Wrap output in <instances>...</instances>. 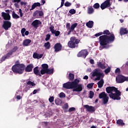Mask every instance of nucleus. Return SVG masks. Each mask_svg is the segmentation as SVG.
<instances>
[{"mask_svg": "<svg viewBox=\"0 0 128 128\" xmlns=\"http://www.w3.org/2000/svg\"><path fill=\"white\" fill-rule=\"evenodd\" d=\"M110 34L108 30H106L104 32L103 34L106 35H103L100 36V50H102V48H108L109 46H107L108 44L112 42L114 40V34H111L110 36H108Z\"/></svg>", "mask_w": 128, "mask_h": 128, "instance_id": "f257e3e1", "label": "nucleus"}, {"mask_svg": "<svg viewBox=\"0 0 128 128\" xmlns=\"http://www.w3.org/2000/svg\"><path fill=\"white\" fill-rule=\"evenodd\" d=\"M80 82V80L76 79L74 82H68L63 84V87L64 88L73 89V92H82V84H78Z\"/></svg>", "mask_w": 128, "mask_h": 128, "instance_id": "f03ea898", "label": "nucleus"}, {"mask_svg": "<svg viewBox=\"0 0 128 128\" xmlns=\"http://www.w3.org/2000/svg\"><path fill=\"white\" fill-rule=\"evenodd\" d=\"M26 66L24 64H16L12 67V70L14 72L22 74Z\"/></svg>", "mask_w": 128, "mask_h": 128, "instance_id": "7ed1b4c3", "label": "nucleus"}, {"mask_svg": "<svg viewBox=\"0 0 128 128\" xmlns=\"http://www.w3.org/2000/svg\"><path fill=\"white\" fill-rule=\"evenodd\" d=\"M41 74H54V69H48V64H42V69L40 70Z\"/></svg>", "mask_w": 128, "mask_h": 128, "instance_id": "20e7f679", "label": "nucleus"}, {"mask_svg": "<svg viewBox=\"0 0 128 128\" xmlns=\"http://www.w3.org/2000/svg\"><path fill=\"white\" fill-rule=\"evenodd\" d=\"M92 76H96L95 79L96 80H100V78H104V73L101 72L100 70L96 69L92 72Z\"/></svg>", "mask_w": 128, "mask_h": 128, "instance_id": "39448f33", "label": "nucleus"}, {"mask_svg": "<svg viewBox=\"0 0 128 128\" xmlns=\"http://www.w3.org/2000/svg\"><path fill=\"white\" fill-rule=\"evenodd\" d=\"M80 42V40L76 39L74 37H72L70 40L68 42V46L71 48H74L76 46V44Z\"/></svg>", "mask_w": 128, "mask_h": 128, "instance_id": "423d86ee", "label": "nucleus"}, {"mask_svg": "<svg viewBox=\"0 0 128 128\" xmlns=\"http://www.w3.org/2000/svg\"><path fill=\"white\" fill-rule=\"evenodd\" d=\"M18 48V46H14L12 50H11L9 52H8L6 56L2 57L1 60L2 62H4V60H8V58H10V57L12 54L13 52H16Z\"/></svg>", "mask_w": 128, "mask_h": 128, "instance_id": "0eeeda50", "label": "nucleus"}, {"mask_svg": "<svg viewBox=\"0 0 128 128\" xmlns=\"http://www.w3.org/2000/svg\"><path fill=\"white\" fill-rule=\"evenodd\" d=\"M116 88L114 86H108L106 88V92L108 94H110V96H112L114 92H116Z\"/></svg>", "mask_w": 128, "mask_h": 128, "instance_id": "6e6552de", "label": "nucleus"}, {"mask_svg": "<svg viewBox=\"0 0 128 128\" xmlns=\"http://www.w3.org/2000/svg\"><path fill=\"white\" fill-rule=\"evenodd\" d=\"M88 54V50H84L80 52L77 56L78 58L82 56V58H86V56Z\"/></svg>", "mask_w": 128, "mask_h": 128, "instance_id": "1a4fd4ad", "label": "nucleus"}, {"mask_svg": "<svg viewBox=\"0 0 128 128\" xmlns=\"http://www.w3.org/2000/svg\"><path fill=\"white\" fill-rule=\"evenodd\" d=\"M126 77H124L122 75H120L116 77V82L118 84H122L124 82H126Z\"/></svg>", "mask_w": 128, "mask_h": 128, "instance_id": "9d476101", "label": "nucleus"}, {"mask_svg": "<svg viewBox=\"0 0 128 128\" xmlns=\"http://www.w3.org/2000/svg\"><path fill=\"white\" fill-rule=\"evenodd\" d=\"M84 108H86V110L89 112H96V108L94 106H90L89 105L86 104L84 106Z\"/></svg>", "mask_w": 128, "mask_h": 128, "instance_id": "9b49d317", "label": "nucleus"}, {"mask_svg": "<svg viewBox=\"0 0 128 128\" xmlns=\"http://www.w3.org/2000/svg\"><path fill=\"white\" fill-rule=\"evenodd\" d=\"M110 3L108 0L105 1L100 5L102 10H104V8H110Z\"/></svg>", "mask_w": 128, "mask_h": 128, "instance_id": "f8f14e48", "label": "nucleus"}, {"mask_svg": "<svg viewBox=\"0 0 128 128\" xmlns=\"http://www.w3.org/2000/svg\"><path fill=\"white\" fill-rule=\"evenodd\" d=\"M12 26V22L10 21H4V22L3 28L6 30H8Z\"/></svg>", "mask_w": 128, "mask_h": 128, "instance_id": "ddd939ff", "label": "nucleus"}, {"mask_svg": "<svg viewBox=\"0 0 128 128\" xmlns=\"http://www.w3.org/2000/svg\"><path fill=\"white\" fill-rule=\"evenodd\" d=\"M2 16L3 18L5 20H10V14L8 13L2 12Z\"/></svg>", "mask_w": 128, "mask_h": 128, "instance_id": "4468645a", "label": "nucleus"}, {"mask_svg": "<svg viewBox=\"0 0 128 128\" xmlns=\"http://www.w3.org/2000/svg\"><path fill=\"white\" fill-rule=\"evenodd\" d=\"M54 52H60V50H62V44L60 43H57L55 44L54 46Z\"/></svg>", "mask_w": 128, "mask_h": 128, "instance_id": "2eb2a0df", "label": "nucleus"}, {"mask_svg": "<svg viewBox=\"0 0 128 128\" xmlns=\"http://www.w3.org/2000/svg\"><path fill=\"white\" fill-rule=\"evenodd\" d=\"M99 98H102L103 104H106L108 102V96H99Z\"/></svg>", "mask_w": 128, "mask_h": 128, "instance_id": "dca6fc26", "label": "nucleus"}, {"mask_svg": "<svg viewBox=\"0 0 128 128\" xmlns=\"http://www.w3.org/2000/svg\"><path fill=\"white\" fill-rule=\"evenodd\" d=\"M32 68H34V64H30L26 67L25 70L27 72H30L32 70Z\"/></svg>", "mask_w": 128, "mask_h": 128, "instance_id": "f3484780", "label": "nucleus"}, {"mask_svg": "<svg viewBox=\"0 0 128 128\" xmlns=\"http://www.w3.org/2000/svg\"><path fill=\"white\" fill-rule=\"evenodd\" d=\"M40 24V21L38 20H35L32 22V26H34L36 28H38V24Z\"/></svg>", "mask_w": 128, "mask_h": 128, "instance_id": "a211bd4d", "label": "nucleus"}, {"mask_svg": "<svg viewBox=\"0 0 128 128\" xmlns=\"http://www.w3.org/2000/svg\"><path fill=\"white\" fill-rule=\"evenodd\" d=\"M31 42L32 40L30 39H26L23 42V46H28Z\"/></svg>", "mask_w": 128, "mask_h": 128, "instance_id": "6ab92c4d", "label": "nucleus"}, {"mask_svg": "<svg viewBox=\"0 0 128 128\" xmlns=\"http://www.w3.org/2000/svg\"><path fill=\"white\" fill-rule=\"evenodd\" d=\"M122 94V92L118 90V88H116L115 92H114L113 96H120Z\"/></svg>", "mask_w": 128, "mask_h": 128, "instance_id": "aec40b11", "label": "nucleus"}, {"mask_svg": "<svg viewBox=\"0 0 128 128\" xmlns=\"http://www.w3.org/2000/svg\"><path fill=\"white\" fill-rule=\"evenodd\" d=\"M116 123L117 124H118V126H124L126 124L124 122V120H122V119L117 120Z\"/></svg>", "mask_w": 128, "mask_h": 128, "instance_id": "412c9836", "label": "nucleus"}, {"mask_svg": "<svg viewBox=\"0 0 128 128\" xmlns=\"http://www.w3.org/2000/svg\"><path fill=\"white\" fill-rule=\"evenodd\" d=\"M128 33V31L126 28H121L120 30V34L121 36L126 34Z\"/></svg>", "mask_w": 128, "mask_h": 128, "instance_id": "4be33fe9", "label": "nucleus"}, {"mask_svg": "<svg viewBox=\"0 0 128 128\" xmlns=\"http://www.w3.org/2000/svg\"><path fill=\"white\" fill-rule=\"evenodd\" d=\"M42 54H38V53H34L33 54V58H38V60H40V58H42Z\"/></svg>", "mask_w": 128, "mask_h": 128, "instance_id": "5701e85b", "label": "nucleus"}, {"mask_svg": "<svg viewBox=\"0 0 128 128\" xmlns=\"http://www.w3.org/2000/svg\"><path fill=\"white\" fill-rule=\"evenodd\" d=\"M36 6H40V2H35L34 3L32 6V8L30 9V10H34L36 8Z\"/></svg>", "mask_w": 128, "mask_h": 128, "instance_id": "b1692460", "label": "nucleus"}, {"mask_svg": "<svg viewBox=\"0 0 128 128\" xmlns=\"http://www.w3.org/2000/svg\"><path fill=\"white\" fill-rule=\"evenodd\" d=\"M38 67L36 66L34 69V72L36 76H40V72L38 70Z\"/></svg>", "mask_w": 128, "mask_h": 128, "instance_id": "393cba45", "label": "nucleus"}, {"mask_svg": "<svg viewBox=\"0 0 128 128\" xmlns=\"http://www.w3.org/2000/svg\"><path fill=\"white\" fill-rule=\"evenodd\" d=\"M86 26H88V28H92V26H94V22L89 21L86 24Z\"/></svg>", "mask_w": 128, "mask_h": 128, "instance_id": "a878e982", "label": "nucleus"}, {"mask_svg": "<svg viewBox=\"0 0 128 128\" xmlns=\"http://www.w3.org/2000/svg\"><path fill=\"white\" fill-rule=\"evenodd\" d=\"M94 8H92V7H88V14H94Z\"/></svg>", "mask_w": 128, "mask_h": 128, "instance_id": "bb28decb", "label": "nucleus"}, {"mask_svg": "<svg viewBox=\"0 0 128 128\" xmlns=\"http://www.w3.org/2000/svg\"><path fill=\"white\" fill-rule=\"evenodd\" d=\"M97 66H98V68H102L103 70L106 68V64H102L100 62H98L97 63Z\"/></svg>", "mask_w": 128, "mask_h": 128, "instance_id": "cd10ccee", "label": "nucleus"}, {"mask_svg": "<svg viewBox=\"0 0 128 128\" xmlns=\"http://www.w3.org/2000/svg\"><path fill=\"white\" fill-rule=\"evenodd\" d=\"M104 80L102 79L98 82V88H102V86H104Z\"/></svg>", "mask_w": 128, "mask_h": 128, "instance_id": "c85d7f7f", "label": "nucleus"}, {"mask_svg": "<svg viewBox=\"0 0 128 128\" xmlns=\"http://www.w3.org/2000/svg\"><path fill=\"white\" fill-rule=\"evenodd\" d=\"M55 103L57 106H60V104H62V100L60 99L57 98L55 100Z\"/></svg>", "mask_w": 128, "mask_h": 128, "instance_id": "c756f323", "label": "nucleus"}, {"mask_svg": "<svg viewBox=\"0 0 128 128\" xmlns=\"http://www.w3.org/2000/svg\"><path fill=\"white\" fill-rule=\"evenodd\" d=\"M27 86H28L30 88H32V86H36V84L34 82H31V81H28L27 82Z\"/></svg>", "mask_w": 128, "mask_h": 128, "instance_id": "7c9ffc66", "label": "nucleus"}, {"mask_svg": "<svg viewBox=\"0 0 128 128\" xmlns=\"http://www.w3.org/2000/svg\"><path fill=\"white\" fill-rule=\"evenodd\" d=\"M62 109L64 110V112H66V110H68V103H66L62 106Z\"/></svg>", "mask_w": 128, "mask_h": 128, "instance_id": "2f4dec72", "label": "nucleus"}, {"mask_svg": "<svg viewBox=\"0 0 128 128\" xmlns=\"http://www.w3.org/2000/svg\"><path fill=\"white\" fill-rule=\"evenodd\" d=\"M12 16L13 18H20V16L16 14V12L14 11H13L12 12Z\"/></svg>", "mask_w": 128, "mask_h": 128, "instance_id": "473e14b6", "label": "nucleus"}, {"mask_svg": "<svg viewBox=\"0 0 128 128\" xmlns=\"http://www.w3.org/2000/svg\"><path fill=\"white\" fill-rule=\"evenodd\" d=\"M77 26L78 23H74L71 26L70 30H72V32H74V28H76Z\"/></svg>", "mask_w": 128, "mask_h": 128, "instance_id": "72a5a7b5", "label": "nucleus"}, {"mask_svg": "<svg viewBox=\"0 0 128 128\" xmlns=\"http://www.w3.org/2000/svg\"><path fill=\"white\" fill-rule=\"evenodd\" d=\"M44 46L46 50H50V42L44 43Z\"/></svg>", "mask_w": 128, "mask_h": 128, "instance_id": "f704fd0d", "label": "nucleus"}, {"mask_svg": "<svg viewBox=\"0 0 128 128\" xmlns=\"http://www.w3.org/2000/svg\"><path fill=\"white\" fill-rule=\"evenodd\" d=\"M53 34H55L56 36H58L60 34V31H56L55 30L54 33H52Z\"/></svg>", "mask_w": 128, "mask_h": 128, "instance_id": "c9c22d12", "label": "nucleus"}, {"mask_svg": "<svg viewBox=\"0 0 128 128\" xmlns=\"http://www.w3.org/2000/svg\"><path fill=\"white\" fill-rule=\"evenodd\" d=\"M74 78V75L72 74H69V79L70 80H72Z\"/></svg>", "mask_w": 128, "mask_h": 128, "instance_id": "e433bc0d", "label": "nucleus"}, {"mask_svg": "<svg viewBox=\"0 0 128 128\" xmlns=\"http://www.w3.org/2000/svg\"><path fill=\"white\" fill-rule=\"evenodd\" d=\"M33 16H35L36 18H38L39 14H38V11L36 10L33 14Z\"/></svg>", "mask_w": 128, "mask_h": 128, "instance_id": "4c0bfd02", "label": "nucleus"}, {"mask_svg": "<svg viewBox=\"0 0 128 128\" xmlns=\"http://www.w3.org/2000/svg\"><path fill=\"white\" fill-rule=\"evenodd\" d=\"M50 30L52 32V34L54 33L56 30H54V27L53 26H52L50 27Z\"/></svg>", "mask_w": 128, "mask_h": 128, "instance_id": "58836bf2", "label": "nucleus"}, {"mask_svg": "<svg viewBox=\"0 0 128 128\" xmlns=\"http://www.w3.org/2000/svg\"><path fill=\"white\" fill-rule=\"evenodd\" d=\"M110 98H112V100H120V96H110Z\"/></svg>", "mask_w": 128, "mask_h": 128, "instance_id": "ea45409f", "label": "nucleus"}, {"mask_svg": "<svg viewBox=\"0 0 128 128\" xmlns=\"http://www.w3.org/2000/svg\"><path fill=\"white\" fill-rule=\"evenodd\" d=\"M30 86H28V85H26L24 90V92H28V90H30Z\"/></svg>", "mask_w": 128, "mask_h": 128, "instance_id": "a19ab883", "label": "nucleus"}, {"mask_svg": "<svg viewBox=\"0 0 128 128\" xmlns=\"http://www.w3.org/2000/svg\"><path fill=\"white\" fill-rule=\"evenodd\" d=\"M66 28L68 30H70V23H66Z\"/></svg>", "mask_w": 128, "mask_h": 128, "instance_id": "79ce46f5", "label": "nucleus"}, {"mask_svg": "<svg viewBox=\"0 0 128 128\" xmlns=\"http://www.w3.org/2000/svg\"><path fill=\"white\" fill-rule=\"evenodd\" d=\"M94 8H100V4L98 3H96L94 5Z\"/></svg>", "mask_w": 128, "mask_h": 128, "instance_id": "37998d69", "label": "nucleus"}, {"mask_svg": "<svg viewBox=\"0 0 128 128\" xmlns=\"http://www.w3.org/2000/svg\"><path fill=\"white\" fill-rule=\"evenodd\" d=\"M70 14H74L76 13V10L74 9H71L70 10H69Z\"/></svg>", "mask_w": 128, "mask_h": 128, "instance_id": "c03bdc74", "label": "nucleus"}, {"mask_svg": "<svg viewBox=\"0 0 128 128\" xmlns=\"http://www.w3.org/2000/svg\"><path fill=\"white\" fill-rule=\"evenodd\" d=\"M74 110H76V108H74V107H72V108H69L68 112H74Z\"/></svg>", "mask_w": 128, "mask_h": 128, "instance_id": "a18cd8bd", "label": "nucleus"}, {"mask_svg": "<svg viewBox=\"0 0 128 128\" xmlns=\"http://www.w3.org/2000/svg\"><path fill=\"white\" fill-rule=\"evenodd\" d=\"M94 83L89 84H88L87 87L88 88H92L94 86Z\"/></svg>", "mask_w": 128, "mask_h": 128, "instance_id": "49530a36", "label": "nucleus"}, {"mask_svg": "<svg viewBox=\"0 0 128 128\" xmlns=\"http://www.w3.org/2000/svg\"><path fill=\"white\" fill-rule=\"evenodd\" d=\"M50 34H48L46 36V38L45 39V40L46 42H48V40H50Z\"/></svg>", "mask_w": 128, "mask_h": 128, "instance_id": "de8ad7c7", "label": "nucleus"}, {"mask_svg": "<svg viewBox=\"0 0 128 128\" xmlns=\"http://www.w3.org/2000/svg\"><path fill=\"white\" fill-rule=\"evenodd\" d=\"M22 34L23 36H24V32H26V28H23L21 30Z\"/></svg>", "mask_w": 128, "mask_h": 128, "instance_id": "09e8293b", "label": "nucleus"}, {"mask_svg": "<svg viewBox=\"0 0 128 128\" xmlns=\"http://www.w3.org/2000/svg\"><path fill=\"white\" fill-rule=\"evenodd\" d=\"M99 96H106V92H102L99 94Z\"/></svg>", "mask_w": 128, "mask_h": 128, "instance_id": "8fccbe9b", "label": "nucleus"}, {"mask_svg": "<svg viewBox=\"0 0 128 128\" xmlns=\"http://www.w3.org/2000/svg\"><path fill=\"white\" fill-rule=\"evenodd\" d=\"M54 96H50L48 100H49V102H54Z\"/></svg>", "mask_w": 128, "mask_h": 128, "instance_id": "3c124183", "label": "nucleus"}, {"mask_svg": "<svg viewBox=\"0 0 128 128\" xmlns=\"http://www.w3.org/2000/svg\"><path fill=\"white\" fill-rule=\"evenodd\" d=\"M18 12H19V14H20V16L21 18H22L23 14H22V9H19Z\"/></svg>", "mask_w": 128, "mask_h": 128, "instance_id": "603ef678", "label": "nucleus"}, {"mask_svg": "<svg viewBox=\"0 0 128 128\" xmlns=\"http://www.w3.org/2000/svg\"><path fill=\"white\" fill-rule=\"evenodd\" d=\"M72 5V4H70V2H66L64 4V6H70Z\"/></svg>", "mask_w": 128, "mask_h": 128, "instance_id": "864d4df0", "label": "nucleus"}, {"mask_svg": "<svg viewBox=\"0 0 128 128\" xmlns=\"http://www.w3.org/2000/svg\"><path fill=\"white\" fill-rule=\"evenodd\" d=\"M105 73L106 74H108V72H110V68H106L105 70Z\"/></svg>", "mask_w": 128, "mask_h": 128, "instance_id": "5fc2aeb1", "label": "nucleus"}, {"mask_svg": "<svg viewBox=\"0 0 128 128\" xmlns=\"http://www.w3.org/2000/svg\"><path fill=\"white\" fill-rule=\"evenodd\" d=\"M39 16H44V12L42 11H38Z\"/></svg>", "mask_w": 128, "mask_h": 128, "instance_id": "6e6d98bb", "label": "nucleus"}, {"mask_svg": "<svg viewBox=\"0 0 128 128\" xmlns=\"http://www.w3.org/2000/svg\"><path fill=\"white\" fill-rule=\"evenodd\" d=\"M89 94L90 96H94V93L92 91H90Z\"/></svg>", "mask_w": 128, "mask_h": 128, "instance_id": "4d7b16f0", "label": "nucleus"}, {"mask_svg": "<svg viewBox=\"0 0 128 128\" xmlns=\"http://www.w3.org/2000/svg\"><path fill=\"white\" fill-rule=\"evenodd\" d=\"M52 116V112H49L47 113V116H49V118H50Z\"/></svg>", "mask_w": 128, "mask_h": 128, "instance_id": "13d9d810", "label": "nucleus"}, {"mask_svg": "<svg viewBox=\"0 0 128 128\" xmlns=\"http://www.w3.org/2000/svg\"><path fill=\"white\" fill-rule=\"evenodd\" d=\"M59 96H66V94H64V93L62 92L60 94Z\"/></svg>", "mask_w": 128, "mask_h": 128, "instance_id": "bf43d9fd", "label": "nucleus"}, {"mask_svg": "<svg viewBox=\"0 0 128 128\" xmlns=\"http://www.w3.org/2000/svg\"><path fill=\"white\" fill-rule=\"evenodd\" d=\"M102 32H99V33H98V34H95V36H102Z\"/></svg>", "mask_w": 128, "mask_h": 128, "instance_id": "052dcab7", "label": "nucleus"}, {"mask_svg": "<svg viewBox=\"0 0 128 128\" xmlns=\"http://www.w3.org/2000/svg\"><path fill=\"white\" fill-rule=\"evenodd\" d=\"M26 4H27L26 2H20V4H22V6H26Z\"/></svg>", "mask_w": 128, "mask_h": 128, "instance_id": "680f3d73", "label": "nucleus"}, {"mask_svg": "<svg viewBox=\"0 0 128 128\" xmlns=\"http://www.w3.org/2000/svg\"><path fill=\"white\" fill-rule=\"evenodd\" d=\"M120 72V69L119 68H117L115 70V72L116 74L118 72Z\"/></svg>", "mask_w": 128, "mask_h": 128, "instance_id": "e2e57ef3", "label": "nucleus"}, {"mask_svg": "<svg viewBox=\"0 0 128 128\" xmlns=\"http://www.w3.org/2000/svg\"><path fill=\"white\" fill-rule=\"evenodd\" d=\"M22 96H16L15 98H16V100H21V98H22Z\"/></svg>", "mask_w": 128, "mask_h": 128, "instance_id": "0e129e2a", "label": "nucleus"}, {"mask_svg": "<svg viewBox=\"0 0 128 128\" xmlns=\"http://www.w3.org/2000/svg\"><path fill=\"white\" fill-rule=\"evenodd\" d=\"M30 32L28 31H25L24 34V36H28Z\"/></svg>", "mask_w": 128, "mask_h": 128, "instance_id": "69168bd1", "label": "nucleus"}, {"mask_svg": "<svg viewBox=\"0 0 128 128\" xmlns=\"http://www.w3.org/2000/svg\"><path fill=\"white\" fill-rule=\"evenodd\" d=\"M90 62L92 64H94V60L91 59L90 60Z\"/></svg>", "mask_w": 128, "mask_h": 128, "instance_id": "338daca9", "label": "nucleus"}, {"mask_svg": "<svg viewBox=\"0 0 128 128\" xmlns=\"http://www.w3.org/2000/svg\"><path fill=\"white\" fill-rule=\"evenodd\" d=\"M38 90H34L33 92V94H36L38 92Z\"/></svg>", "mask_w": 128, "mask_h": 128, "instance_id": "774afa93", "label": "nucleus"}]
</instances>
